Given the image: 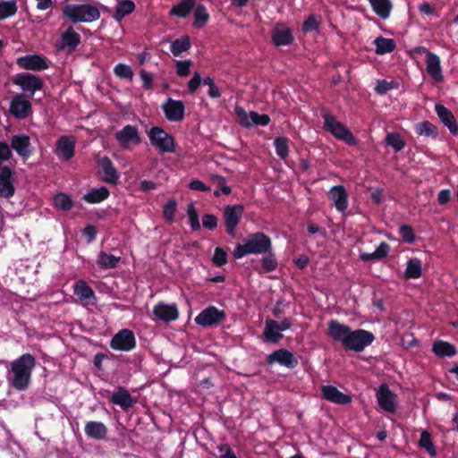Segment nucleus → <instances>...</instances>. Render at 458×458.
Listing matches in <instances>:
<instances>
[{
	"label": "nucleus",
	"instance_id": "obj_10",
	"mask_svg": "<svg viewBox=\"0 0 458 458\" xmlns=\"http://www.w3.org/2000/svg\"><path fill=\"white\" fill-rule=\"evenodd\" d=\"M81 43V35L76 32L72 26H69L55 42L57 51H64L67 54H72Z\"/></svg>",
	"mask_w": 458,
	"mask_h": 458
},
{
	"label": "nucleus",
	"instance_id": "obj_3",
	"mask_svg": "<svg viewBox=\"0 0 458 458\" xmlns=\"http://www.w3.org/2000/svg\"><path fill=\"white\" fill-rule=\"evenodd\" d=\"M272 250L271 238L263 232L249 233L242 243H237L233 251L234 259H242L247 255H260Z\"/></svg>",
	"mask_w": 458,
	"mask_h": 458
},
{
	"label": "nucleus",
	"instance_id": "obj_55",
	"mask_svg": "<svg viewBox=\"0 0 458 458\" xmlns=\"http://www.w3.org/2000/svg\"><path fill=\"white\" fill-rule=\"evenodd\" d=\"M212 261L216 267H222L225 265L228 261L226 251L220 247H216L215 249Z\"/></svg>",
	"mask_w": 458,
	"mask_h": 458
},
{
	"label": "nucleus",
	"instance_id": "obj_48",
	"mask_svg": "<svg viewBox=\"0 0 458 458\" xmlns=\"http://www.w3.org/2000/svg\"><path fill=\"white\" fill-rule=\"evenodd\" d=\"M16 0L0 1V21L13 16L17 12Z\"/></svg>",
	"mask_w": 458,
	"mask_h": 458
},
{
	"label": "nucleus",
	"instance_id": "obj_19",
	"mask_svg": "<svg viewBox=\"0 0 458 458\" xmlns=\"http://www.w3.org/2000/svg\"><path fill=\"white\" fill-rule=\"evenodd\" d=\"M14 171L9 165H4L0 170V197L10 199L15 193Z\"/></svg>",
	"mask_w": 458,
	"mask_h": 458
},
{
	"label": "nucleus",
	"instance_id": "obj_12",
	"mask_svg": "<svg viewBox=\"0 0 458 458\" xmlns=\"http://www.w3.org/2000/svg\"><path fill=\"white\" fill-rule=\"evenodd\" d=\"M110 347L115 351L130 352L136 347L134 333L128 328L119 330L111 339Z\"/></svg>",
	"mask_w": 458,
	"mask_h": 458
},
{
	"label": "nucleus",
	"instance_id": "obj_29",
	"mask_svg": "<svg viewBox=\"0 0 458 458\" xmlns=\"http://www.w3.org/2000/svg\"><path fill=\"white\" fill-rule=\"evenodd\" d=\"M270 117L267 114H259L255 111H250L249 114L244 113V116L241 120V125L245 128H250L252 125L266 126L269 123Z\"/></svg>",
	"mask_w": 458,
	"mask_h": 458
},
{
	"label": "nucleus",
	"instance_id": "obj_25",
	"mask_svg": "<svg viewBox=\"0 0 458 458\" xmlns=\"http://www.w3.org/2000/svg\"><path fill=\"white\" fill-rule=\"evenodd\" d=\"M329 198L336 210L344 214L348 208V193L343 185L333 186L329 192Z\"/></svg>",
	"mask_w": 458,
	"mask_h": 458
},
{
	"label": "nucleus",
	"instance_id": "obj_47",
	"mask_svg": "<svg viewBox=\"0 0 458 458\" xmlns=\"http://www.w3.org/2000/svg\"><path fill=\"white\" fill-rule=\"evenodd\" d=\"M406 278L416 279L421 276V262L418 259H411L407 262V267L404 272Z\"/></svg>",
	"mask_w": 458,
	"mask_h": 458
},
{
	"label": "nucleus",
	"instance_id": "obj_64",
	"mask_svg": "<svg viewBox=\"0 0 458 458\" xmlns=\"http://www.w3.org/2000/svg\"><path fill=\"white\" fill-rule=\"evenodd\" d=\"M218 451L221 453L220 458H237L232 447L226 443L219 445Z\"/></svg>",
	"mask_w": 458,
	"mask_h": 458
},
{
	"label": "nucleus",
	"instance_id": "obj_20",
	"mask_svg": "<svg viewBox=\"0 0 458 458\" xmlns=\"http://www.w3.org/2000/svg\"><path fill=\"white\" fill-rule=\"evenodd\" d=\"M16 64L21 69L34 72H40L48 68L46 58L39 55L21 56L17 58Z\"/></svg>",
	"mask_w": 458,
	"mask_h": 458
},
{
	"label": "nucleus",
	"instance_id": "obj_40",
	"mask_svg": "<svg viewBox=\"0 0 458 458\" xmlns=\"http://www.w3.org/2000/svg\"><path fill=\"white\" fill-rule=\"evenodd\" d=\"M261 255H263L260 259L262 271L264 273L275 271L277 268L278 262L272 250H268V252L262 253Z\"/></svg>",
	"mask_w": 458,
	"mask_h": 458
},
{
	"label": "nucleus",
	"instance_id": "obj_62",
	"mask_svg": "<svg viewBox=\"0 0 458 458\" xmlns=\"http://www.w3.org/2000/svg\"><path fill=\"white\" fill-rule=\"evenodd\" d=\"M201 83H203V80L201 79L200 74L196 72L188 82L189 92L191 94L196 92Z\"/></svg>",
	"mask_w": 458,
	"mask_h": 458
},
{
	"label": "nucleus",
	"instance_id": "obj_27",
	"mask_svg": "<svg viewBox=\"0 0 458 458\" xmlns=\"http://www.w3.org/2000/svg\"><path fill=\"white\" fill-rule=\"evenodd\" d=\"M435 111L439 119L441 120V122L448 128L451 134L454 136L457 135L458 124L455 121L453 113L441 104H437L435 106Z\"/></svg>",
	"mask_w": 458,
	"mask_h": 458
},
{
	"label": "nucleus",
	"instance_id": "obj_7",
	"mask_svg": "<svg viewBox=\"0 0 458 458\" xmlns=\"http://www.w3.org/2000/svg\"><path fill=\"white\" fill-rule=\"evenodd\" d=\"M13 84L19 86L22 91L32 97L36 91H39L44 87L43 80L33 73L21 72L12 78Z\"/></svg>",
	"mask_w": 458,
	"mask_h": 458
},
{
	"label": "nucleus",
	"instance_id": "obj_22",
	"mask_svg": "<svg viewBox=\"0 0 458 458\" xmlns=\"http://www.w3.org/2000/svg\"><path fill=\"white\" fill-rule=\"evenodd\" d=\"M55 154L64 161L71 160L75 154V140L73 137L61 136L56 141Z\"/></svg>",
	"mask_w": 458,
	"mask_h": 458
},
{
	"label": "nucleus",
	"instance_id": "obj_13",
	"mask_svg": "<svg viewBox=\"0 0 458 458\" xmlns=\"http://www.w3.org/2000/svg\"><path fill=\"white\" fill-rule=\"evenodd\" d=\"M161 109L165 114V117L169 122H182L184 119L185 105L182 100H176L167 98L161 105Z\"/></svg>",
	"mask_w": 458,
	"mask_h": 458
},
{
	"label": "nucleus",
	"instance_id": "obj_8",
	"mask_svg": "<svg viewBox=\"0 0 458 458\" xmlns=\"http://www.w3.org/2000/svg\"><path fill=\"white\" fill-rule=\"evenodd\" d=\"M33 113L32 105L27 98L26 94L17 93L14 95L9 105V114L17 120H24Z\"/></svg>",
	"mask_w": 458,
	"mask_h": 458
},
{
	"label": "nucleus",
	"instance_id": "obj_6",
	"mask_svg": "<svg viewBox=\"0 0 458 458\" xmlns=\"http://www.w3.org/2000/svg\"><path fill=\"white\" fill-rule=\"evenodd\" d=\"M148 137L150 144L160 153H174L175 140L174 137L166 132L163 128L153 126L148 131Z\"/></svg>",
	"mask_w": 458,
	"mask_h": 458
},
{
	"label": "nucleus",
	"instance_id": "obj_60",
	"mask_svg": "<svg viewBox=\"0 0 458 458\" xmlns=\"http://www.w3.org/2000/svg\"><path fill=\"white\" fill-rule=\"evenodd\" d=\"M191 65V61H177L176 62V72L180 77H186L190 74L191 70L190 67Z\"/></svg>",
	"mask_w": 458,
	"mask_h": 458
},
{
	"label": "nucleus",
	"instance_id": "obj_43",
	"mask_svg": "<svg viewBox=\"0 0 458 458\" xmlns=\"http://www.w3.org/2000/svg\"><path fill=\"white\" fill-rule=\"evenodd\" d=\"M54 206L62 210V211H69L73 207V201L71 197L64 192H58L53 198Z\"/></svg>",
	"mask_w": 458,
	"mask_h": 458
},
{
	"label": "nucleus",
	"instance_id": "obj_5",
	"mask_svg": "<svg viewBox=\"0 0 458 458\" xmlns=\"http://www.w3.org/2000/svg\"><path fill=\"white\" fill-rule=\"evenodd\" d=\"M63 14L73 23L91 22L100 17L99 10L89 4H67L63 8Z\"/></svg>",
	"mask_w": 458,
	"mask_h": 458
},
{
	"label": "nucleus",
	"instance_id": "obj_38",
	"mask_svg": "<svg viewBox=\"0 0 458 458\" xmlns=\"http://www.w3.org/2000/svg\"><path fill=\"white\" fill-rule=\"evenodd\" d=\"M374 45L376 47V53L377 55H385L393 52L395 47V42L392 38H386L382 36L376 38L374 40Z\"/></svg>",
	"mask_w": 458,
	"mask_h": 458
},
{
	"label": "nucleus",
	"instance_id": "obj_41",
	"mask_svg": "<svg viewBox=\"0 0 458 458\" xmlns=\"http://www.w3.org/2000/svg\"><path fill=\"white\" fill-rule=\"evenodd\" d=\"M191 38L189 36H182L176 38L171 45L170 49L174 56H180L182 52L188 51L191 48Z\"/></svg>",
	"mask_w": 458,
	"mask_h": 458
},
{
	"label": "nucleus",
	"instance_id": "obj_23",
	"mask_svg": "<svg viewBox=\"0 0 458 458\" xmlns=\"http://www.w3.org/2000/svg\"><path fill=\"white\" fill-rule=\"evenodd\" d=\"M154 316L165 322L174 321L179 318V310L175 303L158 302L153 307Z\"/></svg>",
	"mask_w": 458,
	"mask_h": 458
},
{
	"label": "nucleus",
	"instance_id": "obj_9",
	"mask_svg": "<svg viewBox=\"0 0 458 458\" xmlns=\"http://www.w3.org/2000/svg\"><path fill=\"white\" fill-rule=\"evenodd\" d=\"M244 212V208L241 204L227 205L223 210V220L226 233L233 237L235 235L236 227L241 222Z\"/></svg>",
	"mask_w": 458,
	"mask_h": 458
},
{
	"label": "nucleus",
	"instance_id": "obj_33",
	"mask_svg": "<svg viewBox=\"0 0 458 458\" xmlns=\"http://www.w3.org/2000/svg\"><path fill=\"white\" fill-rule=\"evenodd\" d=\"M196 0H182L178 4L173 5L170 14L178 18H186L195 6Z\"/></svg>",
	"mask_w": 458,
	"mask_h": 458
},
{
	"label": "nucleus",
	"instance_id": "obj_34",
	"mask_svg": "<svg viewBox=\"0 0 458 458\" xmlns=\"http://www.w3.org/2000/svg\"><path fill=\"white\" fill-rule=\"evenodd\" d=\"M110 195L108 189L105 186H101L97 189H93L88 193L84 194L82 199L88 203L96 204L100 203L106 199Z\"/></svg>",
	"mask_w": 458,
	"mask_h": 458
},
{
	"label": "nucleus",
	"instance_id": "obj_45",
	"mask_svg": "<svg viewBox=\"0 0 458 458\" xmlns=\"http://www.w3.org/2000/svg\"><path fill=\"white\" fill-rule=\"evenodd\" d=\"M433 352L439 357H452L455 354V348L449 343L438 341L434 343Z\"/></svg>",
	"mask_w": 458,
	"mask_h": 458
},
{
	"label": "nucleus",
	"instance_id": "obj_32",
	"mask_svg": "<svg viewBox=\"0 0 458 458\" xmlns=\"http://www.w3.org/2000/svg\"><path fill=\"white\" fill-rule=\"evenodd\" d=\"M276 327V320H266L265 328L263 332L265 342L270 344H277L283 338V334Z\"/></svg>",
	"mask_w": 458,
	"mask_h": 458
},
{
	"label": "nucleus",
	"instance_id": "obj_16",
	"mask_svg": "<svg viewBox=\"0 0 458 458\" xmlns=\"http://www.w3.org/2000/svg\"><path fill=\"white\" fill-rule=\"evenodd\" d=\"M271 41L277 47L292 45L294 41L293 30L283 22H277L271 30Z\"/></svg>",
	"mask_w": 458,
	"mask_h": 458
},
{
	"label": "nucleus",
	"instance_id": "obj_1",
	"mask_svg": "<svg viewBox=\"0 0 458 458\" xmlns=\"http://www.w3.org/2000/svg\"><path fill=\"white\" fill-rule=\"evenodd\" d=\"M328 332L330 336L340 343L345 350L356 352H362L375 340L371 332L365 329L352 330L350 327L336 320L329 322Z\"/></svg>",
	"mask_w": 458,
	"mask_h": 458
},
{
	"label": "nucleus",
	"instance_id": "obj_51",
	"mask_svg": "<svg viewBox=\"0 0 458 458\" xmlns=\"http://www.w3.org/2000/svg\"><path fill=\"white\" fill-rule=\"evenodd\" d=\"M114 73L116 77L120 79H126L129 81H132L133 79V71L130 65L119 63L114 67Z\"/></svg>",
	"mask_w": 458,
	"mask_h": 458
},
{
	"label": "nucleus",
	"instance_id": "obj_61",
	"mask_svg": "<svg viewBox=\"0 0 458 458\" xmlns=\"http://www.w3.org/2000/svg\"><path fill=\"white\" fill-rule=\"evenodd\" d=\"M395 87V84L393 81H387L386 80H380L377 81L376 85V91L380 94H386L390 89H394Z\"/></svg>",
	"mask_w": 458,
	"mask_h": 458
},
{
	"label": "nucleus",
	"instance_id": "obj_4",
	"mask_svg": "<svg viewBox=\"0 0 458 458\" xmlns=\"http://www.w3.org/2000/svg\"><path fill=\"white\" fill-rule=\"evenodd\" d=\"M321 116L323 118V129L326 131L350 146L356 144V139L351 131L335 114L327 109H321Z\"/></svg>",
	"mask_w": 458,
	"mask_h": 458
},
{
	"label": "nucleus",
	"instance_id": "obj_31",
	"mask_svg": "<svg viewBox=\"0 0 458 458\" xmlns=\"http://www.w3.org/2000/svg\"><path fill=\"white\" fill-rule=\"evenodd\" d=\"M73 293L80 298L81 301L89 303V300L96 301V295L92 288L84 281L79 280L73 284Z\"/></svg>",
	"mask_w": 458,
	"mask_h": 458
},
{
	"label": "nucleus",
	"instance_id": "obj_11",
	"mask_svg": "<svg viewBox=\"0 0 458 458\" xmlns=\"http://www.w3.org/2000/svg\"><path fill=\"white\" fill-rule=\"evenodd\" d=\"M417 52L425 55L426 71L431 79L435 82L443 81L444 75L439 56L423 47H419Z\"/></svg>",
	"mask_w": 458,
	"mask_h": 458
},
{
	"label": "nucleus",
	"instance_id": "obj_50",
	"mask_svg": "<svg viewBox=\"0 0 458 458\" xmlns=\"http://www.w3.org/2000/svg\"><path fill=\"white\" fill-rule=\"evenodd\" d=\"M288 139L285 137H276L274 140L276 155L281 158L284 159L287 157L289 153Z\"/></svg>",
	"mask_w": 458,
	"mask_h": 458
},
{
	"label": "nucleus",
	"instance_id": "obj_63",
	"mask_svg": "<svg viewBox=\"0 0 458 458\" xmlns=\"http://www.w3.org/2000/svg\"><path fill=\"white\" fill-rule=\"evenodd\" d=\"M98 231L93 225H87L82 230V235L86 238L88 243L96 240Z\"/></svg>",
	"mask_w": 458,
	"mask_h": 458
},
{
	"label": "nucleus",
	"instance_id": "obj_30",
	"mask_svg": "<svg viewBox=\"0 0 458 458\" xmlns=\"http://www.w3.org/2000/svg\"><path fill=\"white\" fill-rule=\"evenodd\" d=\"M85 434L93 439H105L107 435L106 426L99 421H88L84 427Z\"/></svg>",
	"mask_w": 458,
	"mask_h": 458
},
{
	"label": "nucleus",
	"instance_id": "obj_46",
	"mask_svg": "<svg viewBox=\"0 0 458 458\" xmlns=\"http://www.w3.org/2000/svg\"><path fill=\"white\" fill-rule=\"evenodd\" d=\"M194 26L196 28L203 27L209 19V14L206 6L202 4H199L194 10Z\"/></svg>",
	"mask_w": 458,
	"mask_h": 458
},
{
	"label": "nucleus",
	"instance_id": "obj_28",
	"mask_svg": "<svg viewBox=\"0 0 458 458\" xmlns=\"http://www.w3.org/2000/svg\"><path fill=\"white\" fill-rule=\"evenodd\" d=\"M99 165L103 173L102 180L106 183L116 185L119 180V174L111 159L106 156L103 157L99 161Z\"/></svg>",
	"mask_w": 458,
	"mask_h": 458
},
{
	"label": "nucleus",
	"instance_id": "obj_14",
	"mask_svg": "<svg viewBox=\"0 0 458 458\" xmlns=\"http://www.w3.org/2000/svg\"><path fill=\"white\" fill-rule=\"evenodd\" d=\"M377 402L379 407L389 413H394L397 409V396L386 384L381 385L376 393Z\"/></svg>",
	"mask_w": 458,
	"mask_h": 458
},
{
	"label": "nucleus",
	"instance_id": "obj_58",
	"mask_svg": "<svg viewBox=\"0 0 458 458\" xmlns=\"http://www.w3.org/2000/svg\"><path fill=\"white\" fill-rule=\"evenodd\" d=\"M203 84L208 86V95L211 98H217L221 97V92L215 84L214 80L212 78L206 77L205 79H203Z\"/></svg>",
	"mask_w": 458,
	"mask_h": 458
},
{
	"label": "nucleus",
	"instance_id": "obj_35",
	"mask_svg": "<svg viewBox=\"0 0 458 458\" xmlns=\"http://www.w3.org/2000/svg\"><path fill=\"white\" fill-rule=\"evenodd\" d=\"M373 11L378 15L381 19L386 20L389 17L392 4L389 0H369Z\"/></svg>",
	"mask_w": 458,
	"mask_h": 458
},
{
	"label": "nucleus",
	"instance_id": "obj_21",
	"mask_svg": "<svg viewBox=\"0 0 458 458\" xmlns=\"http://www.w3.org/2000/svg\"><path fill=\"white\" fill-rule=\"evenodd\" d=\"M266 361L268 365L278 363L289 369H293L298 364V360L293 353L284 348L268 354Z\"/></svg>",
	"mask_w": 458,
	"mask_h": 458
},
{
	"label": "nucleus",
	"instance_id": "obj_36",
	"mask_svg": "<svg viewBox=\"0 0 458 458\" xmlns=\"http://www.w3.org/2000/svg\"><path fill=\"white\" fill-rule=\"evenodd\" d=\"M389 250H390L389 245L386 242H382L378 245V247L375 250V251H373L371 253H365V252L360 253V259L364 262H368V261H371V260H379V259H382L383 258H385L388 254Z\"/></svg>",
	"mask_w": 458,
	"mask_h": 458
},
{
	"label": "nucleus",
	"instance_id": "obj_24",
	"mask_svg": "<svg viewBox=\"0 0 458 458\" xmlns=\"http://www.w3.org/2000/svg\"><path fill=\"white\" fill-rule=\"evenodd\" d=\"M321 393L324 399L339 405L349 404L352 401V395L344 394L335 386L327 385L321 387Z\"/></svg>",
	"mask_w": 458,
	"mask_h": 458
},
{
	"label": "nucleus",
	"instance_id": "obj_57",
	"mask_svg": "<svg viewBox=\"0 0 458 458\" xmlns=\"http://www.w3.org/2000/svg\"><path fill=\"white\" fill-rule=\"evenodd\" d=\"M13 157V151L10 146L4 142L0 141V170L3 168V163L9 161Z\"/></svg>",
	"mask_w": 458,
	"mask_h": 458
},
{
	"label": "nucleus",
	"instance_id": "obj_18",
	"mask_svg": "<svg viewBox=\"0 0 458 458\" xmlns=\"http://www.w3.org/2000/svg\"><path fill=\"white\" fill-rule=\"evenodd\" d=\"M116 141L123 148H128L130 144L139 145L141 142L137 127L127 124L114 134Z\"/></svg>",
	"mask_w": 458,
	"mask_h": 458
},
{
	"label": "nucleus",
	"instance_id": "obj_37",
	"mask_svg": "<svg viewBox=\"0 0 458 458\" xmlns=\"http://www.w3.org/2000/svg\"><path fill=\"white\" fill-rule=\"evenodd\" d=\"M135 10V4L131 0H119L115 6L113 17L120 21L124 16L131 14Z\"/></svg>",
	"mask_w": 458,
	"mask_h": 458
},
{
	"label": "nucleus",
	"instance_id": "obj_59",
	"mask_svg": "<svg viewBox=\"0 0 458 458\" xmlns=\"http://www.w3.org/2000/svg\"><path fill=\"white\" fill-rule=\"evenodd\" d=\"M217 217L213 214H205L202 216V225L208 230H215L217 227Z\"/></svg>",
	"mask_w": 458,
	"mask_h": 458
},
{
	"label": "nucleus",
	"instance_id": "obj_49",
	"mask_svg": "<svg viewBox=\"0 0 458 458\" xmlns=\"http://www.w3.org/2000/svg\"><path fill=\"white\" fill-rule=\"evenodd\" d=\"M386 143L391 146L395 152L401 151L405 147V140L397 132L388 133L386 137Z\"/></svg>",
	"mask_w": 458,
	"mask_h": 458
},
{
	"label": "nucleus",
	"instance_id": "obj_42",
	"mask_svg": "<svg viewBox=\"0 0 458 458\" xmlns=\"http://www.w3.org/2000/svg\"><path fill=\"white\" fill-rule=\"evenodd\" d=\"M415 131L420 136L437 138L438 131L437 126L428 121H424L415 125Z\"/></svg>",
	"mask_w": 458,
	"mask_h": 458
},
{
	"label": "nucleus",
	"instance_id": "obj_26",
	"mask_svg": "<svg viewBox=\"0 0 458 458\" xmlns=\"http://www.w3.org/2000/svg\"><path fill=\"white\" fill-rule=\"evenodd\" d=\"M110 402L119 405L123 411H127L137 403V399L132 397L124 387L119 386L117 391L112 394Z\"/></svg>",
	"mask_w": 458,
	"mask_h": 458
},
{
	"label": "nucleus",
	"instance_id": "obj_54",
	"mask_svg": "<svg viewBox=\"0 0 458 458\" xmlns=\"http://www.w3.org/2000/svg\"><path fill=\"white\" fill-rule=\"evenodd\" d=\"M213 183L218 188L224 195H229L232 192L230 186L226 185V179L224 176L214 174L211 177Z\"/></svg>",
	"mask_w": 458,
	"mask_h": 458
},
{
	"label": "nucleus",
	"instance_id": "obj_44",
	"mask_svg": "<svg viewBox=\"0 0 458 458\" xmlns=\"http://www.w3.org/2000/svg\"><path fill=\"white\" fill-rule=\"evenodd\" d=\"M419 446L425 449L431 457H435L437 455V450L432 441L431 434L428 430H423L420 433Z\"/></svg>",
	"mask_w": 458,
	"mask_h": 458
},
{
	"label": "nucleus",
	"instance_id": "obj_17",
	"mask_svg": "<svg viewBox=\"0 0 458 458\" xmlns=\"http://www.w3.org/2000/svg\"><path fill=\"white\" fill-rule=\"evenodd\" d=\"M10 142L11 150L13 149L23 159L29 158L33 154L34 148L28 135L23 133L13 135Z\"/></svg>",
	"mask_w": 458,
	"mask_h": 458
},
{
	"label": "nucleus",
	"instance_id": "obj_53",
	"mask_svg": "<svg viewBox=\"0 0 458 458\" xmlns=\"http://www.w3.org/2000/svg\"><path fill=\"white\" fill-rule=\"evenodd\" d=\"M187 215L190 220L191 227L193 231L200 229L199 215L193 203H190L187 207Z\"/></svg>",
	"mask_w": 458,
	"mask_h": 458
},
{
	"label": "nucleus",
	"instance_id": "obj_56",
	"mask_svg": "<svg viewBox=\"0 0 458 458\" xmlns=\"http://www.w3.org/2000/svg\"><path fill=\"white\" fill-rule=\"evenodd\" d=\"M399 234L402 237V239L407 243H413L415 242L414 232L410 225H401L399 227Z\"/></svg>",
	"mask_w": 458,
	"mask_h": 458
},
{
	"label": "nucleus",
	"instance_id": "obj_39",
	"mask_svg": "<svg viewBox=\"0 0 458 458\" xmlns=\"http://www.w3.org/2000/svg\"><path fill=\"white\" fill-rule=\"evenodd\" d=\"M120 260V257H116L113 254H108L105 251H100L98 256L97 264L101 268L111 269L116 267Z\"/></svg>",
	"mask_w": 458,
	"mask_h": 458
},
{
	"label": "nucleus",
	"instance_id": "obj_52",
	"mask_svg": "<svg viewBox=\"0 0 458 458\" xmlns=\"http://www.w3.org/2000/svg\"><path fill=\"white\" fill-rule=\"evenodd\" d=\"M177 208V201L174 199H169L163 207V216L166 222L173 223Z\"/></svg>",
	"mask_w": 458,
	"mask_h": 458
},
{
	"label": "nucleus",
	"instance_id": "obj_15",
	"mask_svg": "<svg viewBox=\"0 0 458 458\" xmlns=\"http://www.w3.org/2000/svg\"><path fill=\"white\" fill-rule=\"evenodd\" d=\"M225 316L224 310H220L215 306H209L204 309L194 320L197 325L208 327L221 323Z\"/></svg>",
	"mask_w": 458,
	"mask_h": 458
},
{
	"label": "nucleus",
	"instance_id": "obj_2",
	"mask_svg": "<svg viewBox=\"0 0 458 458\" xmlns=\"http://www.w3.org/2000/svg\"><path fill=\"white\" fill-rule=\"evenodd\" d=\"M36 358L30 353H23L13 360L6 372L9 387L25 392L31 384L32 372L36 368Z\"/></svg>",
	"mask_w": 458,
	"mask_h": 458
}]
</instances>
